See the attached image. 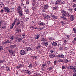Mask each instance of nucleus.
Returning a JSON list of instances; mask_svg holds the SVG:
<instances>
[{
  "label": "nucleus",
  "mask_w": 76,
  "mask_h": 76,
  "mask_svg": "<svg viewBox=\"0 0 76 76\" xmlns=\"http://www.w3.org/2000/svg\"><path fill=\"white\" fill-rule=\"evenodd\" d=\"M18 13L20 16H22L23 15V11L22 10L21 7L19 6L18 8Z\"/></svg>",
  "instance_id": "f257e3e1"
},
{
  "label": "nucleus",
  "mask_w": 76,
  "mask_h": 76,
  "mask_svg": "<svg viewBox=\"0 0 76 76\" xmlns=\"http://www.w3.org/2000/svg\"><path fill=\"white\" fill-rule=\"evenodd\" d=\"M4 10L6 13H10V9L7 7H5L4 8Z\"/></svg>",
  "instance_id": "f03ea898"
},
{
  "label": "nucleus",
  "mask_w": 76,
  "mask_h": 76,
  "mask_svg": "<svg viewBox=\"0 0 76 76\" xmlns=\"http://www.w3.org/2000/svg\"><path fill=\"white\" fill-rule=\"evenodd\" d=\"M23 9L24 12L26 13V14H28L29 13V9H27V8L25 7H24Z\"/></svg>",
  "instance_id": "7ed1b4c3"
},
{
  "label": "nucleus",
  "mask_w": 76,
  "mask_h": 76,
  "mask_svg": "<svg viewBox=\"0 0 76 76\" xmlns=\"http://www.w3.org/2000/svg\"><path fill=\"white\" fill-rule=\"evenodd\" d=\"M61 13L62 15V16H66L67 15V12L66 11H64L63 10L61 11Z\"/></svg>",
  "instance_id": "20e7f679"
},
{
  "label": "nucleus",
  "mask_w": 76,
  "mask_h": 76,
  "mask_svg": "<svg viewBox=\"0 0 76 76\" xmlns=\"http://www.w3.org/2000/svg\"><path fill=\"white\" fill-rule=\"evenodd\" d=\"M50 16L51 18H52L53 19H57V16H56L54 15H53L51 14L50 15Z\"/></svg>",
  "instance_id": "39448f33"
},
{
  "label": "nucleus",
  "mask_w": 76,
  "mask_h": 76,
  "mask_svg": "<svg viewBox=\"0 0 76 76\" xmlns=\"http://www.w3.org/2000/svg\"><path fill=\"white\" fill-rule=\"evenodd\" d=\"M20 53L21 55H24L25 54V51L24 50H21L20 52Z\"/></svg>",
  "instance_id": "423d86ee"
},
{
  "label": "nucleus",
  "mask_w": 76,
  "mask_h": 76,
  "mask_svg": "<svg viewBox=\"0 0 76 76\" xmlns=\"http://www.w3.org/2000/svg\"><path fill=\"white\" fill-rule=\"evenodd\" d=\"M15 31L16 33H19V32H20L21 31V30L20 29L18 28H17L15 29Z\"/></svg>",
  "instance_id": "0eeeda50"
},
{
  "label": "nucleus",
  "mask_w": 76,
  "mask_h": 76,
  "mask_svg": "<svg viewBox=\"0 0 76 76\" xmlns=\"http://www.w3.org/2000/svg\"><path fill=\"white\" fill-rule=\"evenodd\" d=\"M70 18L71 19V21H73V20L74 19H75V17H74V16L73 15H71Z\"/></svg>",
  "instance_id": "6e6552de"
},
{
  "label": "nucleus",
  "mask_w": 76,
  "mask_h": 76,
  "mask_svg": "<svg viewBox=\"0 0 76 76\" xmlns=\"http://www.w3.org/2000/svg\"><path fill=\"white\" fill-rule=\"evenodd\" d=\"M61 2V0H57L55 3L56 5H57L58 4H60Z\"/></svg>",
  "instance_id": "1a4fd4ad"
},
{
  "label": "nucleus",
  "mask_w": 76,
  "mask_h": 76,
  "mask_svg": "<svg viewBox=\"0 0 76 76\" xmlns=\"http://www.w3.org/2000/svg\"><path fill=\"white\" fill-rule=\"evenodd\" d=\"M16 45H12L10 46V48L13 49V48H14L15 47H16Z\"/></svg>",
  "instance_id": "9d476101"
},
{
  "label": "nucleus",
  "mask_w": 76,
  "mask_h": 76,
  "mask_svg": "<svg viewBox=\"0 0 76 76\" xmlns=\"http://www.w3.org/2000/svg\"><path fill=\"white\" fill-rule=\"evenodd\" d=\"M50 18V17L49 15H45V16L44 17V18L45 19H49Z\"/></svg>",
  "instance_id": "9b49d317"
},
{
  "label": "nucleus",
  "mask_w": 76,
  "mask_h": 76,
  "mask_svg": "<svg viewBox=\"0 0 76 76\" xmlns=\"http://www.w3.org/2000/svg\"><path fill=\"white\" fill-rule=\"evenodd\" d=\"M49 57H50L51 58H54V57H55V55L54 54H51L49 55Z\"/></svg>",
  "instance_id": "f8f14e48"
},
{
  "label": "nucleus",
  "mask_w": 76,
  "mask_h": 76,
  "mask_svg": "<svg viewBox=\"0 0 76 76\" xmlns=\"http://www.w3.org/2000/svg\"><path fill=\"white\" fill-rule=\"evenodd\" d=\"M58 57H60L61 58H63L64 57V55H63V54L59 55L58 56Z\"/></svg>",
  "instance_id": "ddd939ff"
},
{
  "label": "nucleus",
  "mask_w": 76,
  "mask_h": 76,
  "mask_svg": "<svg viewBox=\"0 0 76 76\" xmlns=\"http://www.w3.org/2000/svg\"><path fill=\"white\" fill-rule=\"evenodd\" d=\"M47 63L48 66H50V65L51 64V62L50 60H48L47 61Z\"/></svg>",
  "instance_id": "4468645a"
},
{
  "label": "nucleus",
  "mask_w": 76,
  "mask_h": 76,
  "mask_svg": "<svg viewBox=\"0 0 76 76\" xmlns=\"http://www.w3.org/2000/svg\"><path fill=\"white\" fill-rule=\"evenodd\" d=\"M26 71H27L26 73H28L29 75H32V72H31V71H29L28 70H26Z\"/></svg>",
  "instance_id": "2eb2a0df"
},
{
  "label": "nucleus",
  "mask_w": 76,
  "mask_h": 76,
  "mask_svg": "<svg viewBox=\"0 0 76 76\" xmlns=\"http://www.w3.org/2000/svg\"><path fill=\"white\" fill-rule=\"evenodd\" d=\"M68 11L69 13H72L73 11V10L72 9L70 8L68 9Z\"/></svg>",
  "instance_id": "dca6fc26"
},
{
  "label": "nucleus",
  "mask_w": 76,
  "mask_h": 76,
  "mask_svg": "<svg viewBox=\"0 0 76 76\" xmlns=\"http://www.w3.org/2000/svg\"><path fill=\"white\" fill-rule=\"evenodd\" d=\"M32 3L33 6H35V4H36V0H33Z\"/></svg>",
  "instance_id": "f3484780"
},
{
  "label": "nucleus",
  "mask_w": 76,
  "mask_h": 76,
  "mask_svg": "<svg viewBox=\"0 0 76 76\" xmlns=\"http://www.w3.org/2000/svg\"><path fill=\"white\" fill-rule=\"evenodd\" d=\"M43 8L44 9H47L48 8V6L47 5H45Z\"/></svg>",
  "instance_id": "a211bd4d"
},
{
  "label": "nucleus",
  "mask_w": 76,
  "mask_h": 76,
  "mask_svg": "<svg viewBox=\"0 0 76 76\" xmlns=\"http://www.w3.org/2000/svg\"><path fill=\"white\" fill-rule=\"evenodd\" d=\"M57 43L56 42H54L53 43L52 45L53 47H56L57 45Z\"/></svg>",
  "instance_id": "6ab92c4d"
},
{
  "label": "nucleus",
  "mask_w": 76,
  "mask_h": 76,
  "mask_svg": "<svg viewBox=\"0 0 76 76\" xmlns=\"http://www.w3.org/2000/svg\"><path fill=\"white\" fill-rule=\"evenodd\" d=\"M34 38L36 39H38L39 38V35L38 34H37L35 36Z\"/></svg>",
  "instance_id": "aec40b11"
},
{
  "label": "nucleus",
  "mask_w": 76,
  "mask_h": 76,
  "mask_svg": "<svg viewBox=\"0 0 76 76\" xmlns=\"http://www.w3.org/2000/svg\"><path fill=\"white\" fill-rule=\"evenodd\" d=\"M53 5H54L53 3H50V4L49 5V6L50 7H52L53 6Z\"/></svg>",
  "instance_id": "412c9836"
},
{
  "label": "nucleus",
  "mask_w": 76,
  "mask_h": 76,
  "mask_svg": "<svg viewBox=\"0 0 76 76\" xmlns=\"http://www.w3.org/2000/svg\"><path fill=\"white\" fill-rule=\"evenodd\" d=\"M0 28L2 29H6V26H2Z\"/></svg>",
  "instance_id": "4be33fe9"
},
{
  "label": "nucleus",
  "mask_w": 76,
  "mask_h": 76,
  "mask_svg": "<svg viewBox=\"0 0 76 76\" xmlns=\"http://www.w3.org/2000/svg\"><path fill=\"white\" fill-rule=\"evenodd\" d=\"M5 42L6 45H7V44H10V41L9 40H7V41H5Z\"/></svg>",
  "instance_id": "5701e85b"
},
{
  "label": "nucleus",
  "mask_w": 76,
  "mask_h": 76,
  "mask_svg": "<svg viewBox=\"0 0 76 76\" xmlns=\"http://www.w3.org/2000/svg\"><path fill=\"white\" fill-rule=\"evenodd\" d=\"M18 20H19L17 18H16L14 20V23H15L16 22H17L18 21Z\"/></svg>",
  "instance_id": "b1692460"
},
{
  "label": "nucleus",
  "mask_w": 76,
  "mask_h": 76,
  "mask_svg": "<svg viewBox=\"0 0 76 76\" xmlns=\"http://www.w3.org/2000/svg\"><path fill=\"white\" fill-rule=\"evenodd\" d=\"M28 67H29V68H30V69H31L32 67H33V65H32V64H30L29 66H28Z\"/></svg>",
  "instance_id": "393cba45"
},
{
  "label": "nucleus",
  "mask_w": 76,
  "mask_h": 76,
  "mask_svg": "<svg viewBox=\"0 0 76 76\" xmlns=\"http://www.w3.org/2000/svg\"><path fill=\"white\" fill-rule=\"evenodd\" d=\"M58 9V7H53V10H57Z\"/></svg>",
  "instance_id": "a878e982"
},
{
  "label": "nucleus",
  "mask_w": 76,
  "mask_h": 76,
  "mask_svg": "<svg viewBox=\"0 0 76 76\" xmlns=\"http://www.w3.org/2000/svg\"><path fill=\"white\" fill-rule=\"evenodd\" d=\"M29 50H32V49L30 47H28V49H26V51H29Z\"/></svg>",
  "instance_id": "bb28decb"
},
{
  "label": "nucleus",
  "mask_w": 76,
  "mask_h": 76,
  "mask_svg": "<svg viewBox=\"0 0 76 76\" xmlns=\"http://www.w3.org/2000/svg\"><path fill=\"white\" fill-rule=\"evenodd\" d=\"M58 61V62H63V60L61 59H59Z\"/></svg>",
  "instance_id": "cd10ccee"
},
{
  "label": "nucleus",
  "mask_w": 76,
  "mask_h": 76,
  "mask_svg": "<svg viewBox=\"0 0 76 76\" xmlns=\"http://www.w3.org/2000/svg\"><path fill=\"white\" fill-rule=\"evenodd\" d=\"M42 67H43L42 69L44 70V67L46 66V64H43L42 65Z\"/></svg>",
  "instance_id": "c85d7f7f"
},
{
  "label": "nucleus",
  "mask_w": 76,
  "mask_h": 76,
  "mask_svg": "<svg viewBox=\"0 0 76 76\" xmlns=\"http://www.w3.org/2000/svg\"><path fill=\"white\" fill-rule=\"evenodd\" d=\"M60 22V23H61V24H62V25H64V24H65V22L62 21H61Z\"/></svg>",
  "instance_id": "c756f323"
},
{
  "label": "nucleus",
  "mask_w": 76,
  "mask_h": 76,
  "mask_svg": "<svg viewBox=\"0 0 76 76\" xmlns=\"http://www.w3.org/2000/svg\"><path fill=\"white\" fill-rule=\"evenodd\" d=\"M14 38V37H13V35H12L10 37V39H11V40H13Z\"/></svg>",
  "instance_id": "7c9ffc66"
},
{
  "label": "nucleus",
  "mask_w": 76,
  "mask_h": 76,
  "mask_svg": "<svg viewBox=\"0 0 76 76\" xmlns=\"http://www.w3.org/2000/svg\"><path fill=\"white\" fill-rule=\"evenodd\" d=\"M45 24L44 23L41 22V26H45Z\"/></svg>",
  "instance_id": "2f4dec72"
},
{
  "label": "nucleus",
  "mask_w": 76,
  "mask_h": 76,
  "mask_svg": "<svg viewBox=\"0 0 76 76\" xmlns=\"http://www.w3.org/2000/svg\"><path fill=\"white\" fill-rule=\"evenodd\" d=\"M61 18L62 19H64V20H65V19H66V18H65L64 16H61Z\"/></svg>",
  "instance_id": "473e14b6"
},
{
  "label": "nucleus",
  "mask_w": 76,
  "mask_h": 76,
  "mask_svg": "<svg viewBox=\"0 0 76 76\" xmlns=\"http://www.w3.org/2000/svg\"><path fill=\"white\" fill-rule=\"evenodd\" d=\"M75 43L76 44V37H75L74 39V40H73V41H72V42L73 43H75Z\"/></svg>",
  "instance_id": "72a5a7b5"
},
{
  "label": "nucleus",
  "mask_w": 76,
  "mask_h": 76,
  "mask_svg": "<svg viewBox=\"0 0 76 76\" xmlns=\"http://www.w3.org/2000/svg\"><path fill=\"white\" fill-rule=\"evenodd\" d=\"M20 21H18V22L16 23V25H17L18 26L19 25H20Z\"/></svg>",
  "instance_id": "f704fd0d"
},
{
  "label": "nucleus",
  "mask_w": 76,
  "mask_h": 76,
  "mask_svg": "<svg viewBox=\"0 0 76 76\" xmlns=\"http://www.w3.org/2000/svg\"><path fill=\"white\" fill-rule=\"evenodd\" d=\"M73 31L74 33V34H76V29H75V28H73Z\"/></svg>",
  "instance_id": "c9c22d12"
},
{
  "label": "nucleus",
  "mask_w": 76,
  "mask_h": 76,
  "mask_svg": "<svg viewBox=\"0 0 76 76\" xmlns=\"http://www.w3.org/2000/svg\"><path fill=\"white\" fill-rule=\"evenodd\" d=\"M4 60H0V64H1L3 63V62H4Z\"/></svg>",
  "instance_id": "e433bc0d"
},
{
  "label": "nucleus",
  "mask_w": 76,
  "mask_h": 76,
  "mask_svg": "<svg viewBox=\"0 0 76 76\" xmlns=\"http://www.w3.org/2000/svg\"><path fill=\"white\" fill-rule=\"evenodd\" d=\"M4 7V4L3 3H1L0 4V7Z\"/></svg>",
  "instance_id": "4c0bfd02"
},
{
  "label": "nucleus",
  "mask_w": 76,
  "mask_h": 76,
  "mask_svg": "<svg viewBox=\"0 0 76 76\" xmlns=\"http://www.w3.org/2000/svg\"><path fill=\"white\" fill-rule=\"evenodd\" d=\"M22 38H19L18 39V41L19 42H20V41H22Z\"/></svg>",
  "instance_id": "58836bf2"
},
{
  "label": "nucleus",
  "mask_w": 76,
  "mask_h": 76,
  "mask_svg": "<svg viewBox=\"0 0 76 76\" xmlns=\"http://www.w3.org/2000/svg\"><path fill=\"white\" fill-rule=\"evenodd\" d=\"M8 51H9V52L10 54H12V53L13 52L12 50H10Z\"/></svg>",
  "instance_id": "ea45409f"
},
{
  "label": "nucleus",
  "mask_w": 76,
  "mask_h": 76,
  "mask_svg": "<svg viewBox=\"0 0 76 76\" xmlns=\"http://www.w3.org/2000/svg\"><path fill=\"white\" fill-rule=\"evenodd\" d=\"M71 15H70V14H69V13H68L67 14H66V16H68V17H69V16H71Z\"/></svg>",
  "instance_id": "a19ab883"
},
{
  "label": "nucleus",
  "mask_w": 76,
  "mask_h": 76,
  "mask_svg": "<svg viewBox=\"0 0 76 76\" xmlns=\"http://www.w3.org/2000/svg\"><path fill=\"white\" fill-rule=\"evenodd\" d=\"M67 39H70V36L69 35H67L66 37Z\"/></svg>",
  "instance_id": "79ce46f5"
},
{
  "label": "nucleus",
  "mask_w": 76,
  "mask_h": 76,
  "mask_svg": "<svg viewBox=\"0 0 76 76\" xmlns=\"http://www.w3.org/2000/svg\"><path fill=\"white\" fill-rule=\"evenodd\" d=\"M4 20H0V23H1V24L2 23H3L4 22Z\"/></svg>",
  "instance_id": "37998d69"
},
{
  "label": "nucleus",
  "mask_w": 76,
  "mask_h": 76,
  "mask_svg": "<svg viewBox=\"0 0 76 76\" xmlns=\"http://www.w3.org/2000/svg\"><path fill=\"white\" fill-rule=\"evenodd\" d=\"M73 72L76 73V68H74L73 69Z\"/></svg>",
  "instance_id": "c03bdc74"
},
{
  "label": "nucleus",
  "mask_w": 76,
  "mask_h": 76,
  "mask_svg": "<svg viewBox=\"0 0 76 76\" xmlns=\"http://www.w3.org/2000/svg\"><path fill=\"white\" fill-rule=\"evenodd\" d=\"M64 61L65 63H68L69 61L67 60V59H65L64 60Z\"/></svg>",
  "instance_id": "a18cd8bd"
},
{
  "label": "nucleus",
  "mask_w": 76,
  "mask_h": 76,
  "mask_svg": "<svg viewBox=\"0 0 76 76\" xmlns=\"http://www.w3.org/2000/svg\"><path fill=\"white\" fill-rule=\"evenodd\" d=\"M62 69H65L66 68V66H62Z\"/></svg>",
  "instance_id": "49530a36"
},
{
  "label": "nucleus",
  "mask_w": 76,
  "mask_h": 76,
  "mask_svg": "<svg viewBox=\"0 0 76 76\" xmlns=\"http://www.w3.org/2000/svg\"><path fill=\"white\" fill-rule=\"evenodd\" d=\"M65 3V2H64V1H61V4H64Z\"/></svg>",
  "instance_id": "de8ad7c7"
},
{
  "label": "nucleus",
  "mask_w": 76,
  "mask_h": 76,
  "mask_svg": "<svg viewBox=\"0 0 76 76\" xmlns=\"http://www.w3.org/2000/svg\"><path fill=\"white\" fill-rule=\"evenodd\" d=\"M70 69H71V70H73V66H70Z\"/></svg>",
  "instance_id": "09e8293b"
},
{
  "label": "nucleus",
  "mask_w": 76,
  "mask_h": 76,
  "mask_svg": "<svg viewBox=\"0 0 76 76\" xmlns=\"http://www.w3.org/2000/svg\"><path fill=\"white\" fill-rule=\"evenodd\" d=\"M44 44H45V46H47V45H48V42H46Z\"/></svg>",
  "instance_id": "8fccbe9b"
},
{
  "label": "nucleus",
  "mask_w": 76,
  "mask_h": 76,
  "mask_svg": "<svg viewBox=\"0 0 76 76\" xmlns=\"http://www.w3.org/2000/svg\"><path fill=\"white\" fill-rule=\"evenodd\" d=\"M15 53L14 52H13L11 54L13 56H15Z\"/></svg>",
  "instance_id": "3c124183"
},
{
  "label": "nucleus",
  "mask_w": 76,
  "mask_h": 76,
  "mask_svg": "<svg viewBox=\"0 0 76 76\" xmlns=\"http://www.w3.org/2000/svg\"><path fill=\"white\" fill-rule=\"evenodd\" d=\"M6 45V43L5 42H3L2 43V45Z\"/></svg>",
  "instance_id": "603ef678"
},
{
  "label": "nucleus",
  "mask_w": 76,
  "mask_h": 76,
  "mask_svg": "<svg viewBox=\"0 0 76 76\" xmlns=\"http://www.w3.org/2000/svg\"><path fill=\"white\" fill-rule=\"evenodd\" d=\"M1 13H4V10H3V9H1Z\"/></svg>",
  "instance_id": "864d4df0"
},
{
  "label": "nucleus",
  "mask_w": 76,
  "mask_h": 76,
  "mask_svg": "<svg viewBox=\"0 0 76 76\" xmlns=\"http://www.w3.org/2000/svg\"><path fill=\"white\" fill-rule=\"evenodd\" d=\"M6 69H7V71H10V69H9V67H7Z\"/></svg>",
  "instance_id": "5fc2aeb1"
},
{
  "label": "nucleus",
  "mask_w": 76,
  "mask_h": 76,
  "mask_svg": "<svg viewBox=\"0 0 76 76\" xmlns=\"http://www.w3.org/2000/svg\"><path fill=\"white\" fill-rule=\"evenodd\" d=\"M45 39L44 38H42L41 39V41H45Z\"/></svg>",
  "instance_id": "6e6d98bb"
},
{
  "label": "nucleus",
  "mask_w": 76,
  "mask_h": 76,
  "mask_svg": "<svg viewBox=\"0 0 76 76\" xmlns=\"http://www.w3.org/2000/svg\"><path fill=\"white\" fill-rule=\"evenodd\" d=\"M59 50H63V48L62 47H61L59 48Z\"/></svg>",
  "instance_id": "4d7b16f0"
},
{
  "label": "nucleus",
  "mask_w": 76,
  "mask_h": 76,
  "mask_svg": "<svg viewBox=\"0 0 76 76\" xmlns=\"http://www.w3.org/2000/svg\"><path fill=\"white\" fill-rule=\"evenodd\" d=\"M3 50V47L2 46H0V51Z\"/></svg>",
  "instance_id": "13d9d810"
},
{
  "label": "nucleus",
  "mask_w": 76,
  "mask_h": 76,
  "mask_svg": "<svg viewBox=\"0 0 76 76\" xmlns=\"http://www.w3.org/2000/svg\"><path fill=\"white\" fill-rule=\"evenodd\" d=\"M64 44H66V43L67 42V41L66 40H64Z\"/></svg>",
  "instance_id": "bf43d9fd"
},
{
  "label": "nucleus",
  "mask_w": 76,
  "mask_h": 76,
  "mask_svg": "<svg viewBox=\"0 0 76 76\" xmlns=\"http://www.w3.org/2000/svg\"><path fill=\"white\" fill-rule=\"evenodd\" d=\"M72 37H76V34H72Z\"/></svg>",
  "instance_id": "052dcab7"
},
{
  "label": "nucleus",
  "mask_w": 76,
  "mask_h": 76,
  "mask_svg": "<svg viewBox=\"0 0 76 76\" xmlns=\"http://www.w3.org/2000/svg\"><path fill=\"white\" fill-rule=\"evenodd\" d=\"M20 6L22 7H23V6H24V4H23V3H21V4Z\"/></svg>",
  "instance_id": "680f3d73"
},
{
  "label": "nucleus",
  "mask_w": 76,
  "mask_h": 76,
  "mask_svg": "<svg viewBox=\"0 0 76 76\" xmlns=\"http://www.w3.org/2000/svg\"><path fill=\"white\" fill-rule=\"evenodd\" d=\"M52 69H53V67H50L49 68V70H51Z\"/></svg>",
  "instance_id": "e2e57ef3"
},
{
  "label": "nucleus",
  "mask_w": 76,
  "mask_h": 76,
  "mask_svg": "<svg viewBox=\"0 0 76 76\" xmlns=\"http://www.w3.org/2000/svg\"><path fill=\"white\" fill-rule=\"evenodd\" d=\"M43 29V28H42V27H40L39 28V29H40V30H42V29Z\"/></svg>",
  "instance_id": "0e129e2a"
},
{
  "label": "nucleus",
  "mask_w": 76,
  "mask_h": 76,
  "mask_svg": "<svg viewBox=\"0 0 76 76\" xmlns=\"http://www.w3.org/2000/svg\"><path fill=\"white\" fill-rule=\"evenodd\" d=\"M20 66V67H23V65L22 64H20L19 65Z\"/></svg>",
  "instance_id": "69168bd1"
},
{
  "label": "nucleus",
  "mask_w": 76,
  "mask_h": 76,
  "mask_svg": "<svg viewBox=\"0 0 76 76\" xmlns=\"http://www.w3.org/2000/svg\"><path fill=\"white\" fill-rule=\"evenodd\" d=\"M49 39L50 41H52V40H53V39L52 38V37H50L49 38Z\"/></svg>",
  "instance_id": "338daca9"
},
{
  "label": "nucleus",
  "mask_w": 76,
  "mask_h": 76,
  "mask_svg": "<svg viewBox=\"0 0 76 76\" xmlns=\"http://www.w3.org/2000/svg\"><path fill=\"white\" fill-rule=\"evenodd\" d=\"M45 10L44 9H43L42 10V12H45Z\"/></svg>",
  "instance_id": "774afa93"
}]
</instances>
